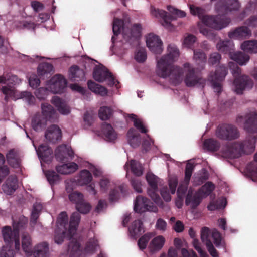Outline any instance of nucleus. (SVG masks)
Here are the masks:
<instances>
[{
    "label": "nucleus",
    "instance_id": "1",
    "mask_svg": "<svg viewBox=\"0 0 257 257\" xmlns=\"http://www.w3.org/2000/svg\"><path fill=\"white\" fill-rule=\"evenodd\" d=\"M241 7L238 0H218L215 4V10L219 13L217 16L205 15V10L194 5L190 6V11L192 15L197 16L201 22L198 23V27L200 33L208 39L213 40L215 34L211 30L205 28L203 24L214 30H220L226 27L230 23V19L221 13L239 10Z\"/></svg>",
    "mask_w": 257,
    "mask_h": 257
},
{
    "label": "nucleus",
    "instance_id": "2",
    "mask_svg": "<svg viewBox=\"0 0 257 257\" xmlns=\"http://www.w3.org/2000/svg\"><path fill=\"white\" fill-rule=\"evenodd\" d=\"M68 217L65 212H61L58 216L57 222V228L55 231V242L57 244H61L64 238L66 237V233L69 239H71L68 245V251L70 255L75 256L80 251V244L74 238H72L75 234L77 227L80 221L79 213L76 212L73 213L71 217L69 229L67 232L66 226L68 225Z\"/></svg>",
    "mask_w": 257,
    "mask_h": 257
},
{
    "label": "nucleus",
    "instance_id": "3",
    "mask_svg": "<svg viewBox=\"0 0 257 257\" xmlns=\"http://www.w3.org/2000/svg\"><path fill=\"white\" fill-rule=\"evenodd\" d=\"M180 52L177 46L170 44L167 48V54L157 59L156 72L162 78L170 77L171 82L175 85L179 84L183 80V70L182 68L173 66L180 56Z\"/></svg>",
    "mask_w": 257,
    "mask_h": 257
},
{
    "label": "nucleus",
    "instance_id": "4",
    "mask_svg": "<svg viewBox=\"0 0 257 257\" xmlns=\"http://www.w3.org/2000/svg\"><path fill=\"white\" fill-rule=\"evenodd\" d=\"M256 138L248 137L242 143L227 144L222 149V156L225 158H238L242 154H249L255 150Z\"/></svg>",
    "mask_w": 257,
    "mask_h": 257
},
{
    "label": "nucleus",
    "instance_id": "5",
    "mask_svg": "<svg viewBox=\"0 0 257 257\" xmlns=\"http://www.w3.org/2000/svg\"><path fill=\"white\" fill-rule=\"evenodd\" d=\"M19 223L16 225L15 223H14L13 230H12L11 227L8 226H6L3 228L2 233L6 245L2 247L1 251V257L14 256V251L11 248V245L13 242L15 243L16 250L18 251L19 250L20 247L19 231Z\"/></svg>",
    "mask_w": 257,
    "mask_h": 257
},
{
    "label": "nucleus",
    "instance_id": "6",
    "mask_svg": "<svg viewBox=\"0 0 257 257\" xmlns=\"http://www.w3.org/2000/svg\"><path fill=\"white\" fill-rule=\"evenodd\" d=\"M112 29L115 35H117L122 31L124 39L130 44L132 42L135 44L138 43L141 32V26L140 24L134 25L130 30L128 26L124 25L123 21L117 18H114Z\"/></svg>",
    "mask_w": 257,
    "mask_h": 257
},
{
    "label": "nucleus",
    "instance_id": "7",
    "mask_svg": "<svg viewBox=\"0 0 257 257\" xmlns=\"http://www.w3.org/2000/svg\"><path fill=\"white\" fill-rule=\"evenodd\" d=\"M167 10L171 13V15L168 14L164 10L156 9L152 6L150 8V13L153 17L162 20L161 23L163 27L169 30H172L173 27L171 22L177 17H184L186 13L184 11L177 9L171 6H168Z\"/></svg>",
    "mask_w": 257,
    "mask_h": 257
},
{
    "label": "nucleus",
    "instance_id": "8",
    "mask_svg": "<svg viewBox=\"0 0 257 257\" xmlns=\"http://www.w3.org/2000/svg\"><path fill=\"white\" fill-rule=\"evenodd\" d=\"M228 66L231 73L235 78L233 82L234 90L236 93L241 94L243 90L249 89L252 87V80L246 75H241L240 68L234 63L230 62Z\"/></svg>",
    "mask_w": 257,
    "mask_h": 257
},
{
    "label": "nucleus",
    "instance_id": "9",
    "mask_svg": "<svg viewBox=\"0 0 257 257\" xmlns=\"http://www.w3.org/2000/svg\"><path fill=\"white\" fill-rule=\"evenodd\" d=\"M210 234H211V237L216 246L218 247L221 246V237L218 231L213 230L211 233L208 227H204L201 229V239L202 241L205 244L208 252L212 257H218V252L210 240Z\"/></svg>",
    "mask_w": 257,
    "mask_h": 257
},
{
    "label": "nucleus",
    "instance_id": "10",
    "mask_svg": "<svg viewBox=\"0 0 257 257\" xmlns=\"http://www.w3.org/2000/svg\"><path fill=\"white\" fill-rule=\"evenodd\" d=\"M146 179L149 186L147 190L148 195L156 204L162 207L163 203L158 194V185L161 184L162 180L151 172L147 173Z\"/></svg>",
    "mask_w": 257,
    "mask_h": 257
},
{
    "label": "nucleus",
    "instance_id": "11",
    "mask_svg": "<svg viewBox=\"0 0 257 257\" xmlns=\"http://www.w3.org/2000/svg\"><path fill=\"white\" fill-rule=\"evenodd\" d=\"M2 91L5 95V99L6 101H8L9 99H12L15 101L19 99H23L30 105L35 104V98L30 92H18L14 88L9 86L2 87Z\"/></svg>",
    "mask_w": 257,
    "mask_h": 257
},
{
    "label": "nucleus",
    "instance_id": "12",
    "mask_svg": "<svg viewBox=\"0 0 257 257\" xmlns=\"http://www.w3.org/2000/svg\"><path fill=\"white\" fill-rule=\"evenodd\" d=\"M227 74V68L222 65L218 67L214 73H210L208 81L215 92L219 93L222 91L221 82L224 79Z\"/></svg>",
    "mask_w": 257,
    "mask_h": 257
},
{
    "label": "nucleus",
    "instance_id": "13",
    "mask_svg": "<svg viewBox=\"0 0 257 257\" xmlns=\"http://www.w3.org/2000/svg\"><path fill=\"white\" fill-rule=\"evenodd\" d=\"M184 68L186 71V75L184 82L188 87H203L205 84V79L199 77L195 73L194 69L189 63L184 64Z\"/></svg>",
    "mask_w": 257,
    "mask_h": 257
},
{
    "label": "nucleus",
    "instance_id": "14",
    "mask_svg": "<svg viewBox=\"0 0 257 257\" xmlns=\"http://www.w3.org/2000/svg\"><path fill=\"white\" fill-rule=\"evenodd\" d=\"M93 78L99 82L107 81V84L109 86H112L115 85L117 88V85L119 83L118 81L116 80L111 73L108 71V69L102 65L96 66L94 68Z\"/></svg>",
    "mask_w": 257,
    "mask_h": 257
},
{
    "label": "nucleus",
    "instance_id": "15",
    "mask_svg": "<svg viewBox=\"0 0 257 257\" xmlns=\"http://www.w3.org/2000/svg\"><path fill=\"white\" fill-rule=\"evenodd\" d=\"M216 136L222 140H231L238 138L239 133L234 126L231 124H223L217 128Z\"/></svg>",
    "mask_w": 257,
    "mask_h": 257
},
{
    "label": "nucleus",
    "instance_id": "16",
    "mask_svg": "<svg viewBox=\"0 0 257 257\" xmlns=\"http://www.w3.org/2000/svg\"><path fill=\"white\" fill-rule=\"evenodd\" d=\"M134 210L137 213H143L146 211L157 212V207L147 198L141 195L138 196L134 202Z\"/></svg>",
    "mask_w": 257,
    "mask_h": 257
},
{
    "label": "nucleus",
    "instance_id": "17",
    "mask_svg": "<svg viewBox=\"0 0 257 257\" xmlns=\"http://www.w3.org/2000/svg\"><path fill=\"white\" fill-rule=\"evenodd\" d=\"M66 86V80L60 74L54 75L46 83L47 89L53 93L63 92Z\"/></svg>",
    "mask_w": 257,
    "mask_h": 257
},
{
    "label": "nucleus",
    "instance_id": "18",
    "mask_svg": "<svg viewBox=\"0 0 257 257\" xmlns=\"http://www.w3.org/2000/svg\"><path fill=\"white\" fill-rule=\"evenodd\" d=\"M69 198L76 204L77 210L81 213H88L91 209L90 204L83 200V195L81 193L74 192L69 194Z\"/></svg>",
    "mask_w": 257,
    "mask_h": 257
},
{
    "label": "nucleus",
    "instance_id": "19",
    "mask_svg": "<svg viewBox=\"0 0 257 257\" xmlns=\"http://www.w3.org/2000/svg\"><path fill=\"white\" fill-rule=\"evenodd\" d=\"M245 120L243 128L248 133L257 132V113L252 112L247 114L245 117L239 116L236 118V122L239 125Z\"/></svg>",
    "mask_w": 257,
    "mask_h": 257
},
{
    "label": "nucleus",
    "instance_id": "20",
    "mask_svg": "<svg viewBox=\"0 0 257 257\" xmlns=\"http://www.w3.org/2000/svg\"><path fill=\"white\" fill-rule=\"evenodd\" d=\"M146 42L148 48L152 53L158 54L162 52L163 42L158 36L149 34L146 37Z\"/></svg>",
    "mask_w": 257,
    "mask_h": 257
},
{
    "label": "nucleus",
    "instance_id": "21",
    "mask_svg": "<svg viewBox=\"0 0 257 257\" xmlns=\"http://www.w3.org/2000/svg\"><path fill=\"white\" fill-rule=\"evenodd\" d=\"M55 158L57 161L65 163L74 157V154L71 147L66 145H61L57 148L55 152Z\"/></svg>",
    "mask_w": 257,
    "mask_h": 257
},
{
    "label": "nucleus",
    "instance_id": "22",
    "mask_svg": "<svg viewBox=\"0 0 257 257\" xmlns=\"http://www.w3.org/2000/svg\"><path fill=\"white\" fill-rule=\"evenodd\" d=\"M33 145L35 149L37 154L42 165V162L49 163L52 158V150L47 145H41L37 148L33 142Z\"/></svg>",
    "mask_w": 257,
    "mask_h": 257
},
{
    "label": "nucleus",
    "instance_id": "23",
    "mask_svg": "<svg viewBox=\"0 0 257 257\" xmlns=\"http://www.w3.org/2000/svg\"><path fill=\"white\" fill-rule=\"evenodd\" d=\"M251 35L252 32L246 25L238 27L228 33V37L230 38L240 40L248 39Z\"/></svg>",
    "mask_w": 257,
    "mask_h": 257
},
{
    "label": "nucleus",
    "instance_id": "24",
    "mask_svg": "<svg viewBox=\"0 0 257 257\" xmlns=\"http://www.w3.org/2000/svg\"><path fill=\"white\" fill-rule=\"evenodd\" d=\"M203 198L198 191L194 192L190 189L186 197L185 203L187 205H189L191 208L194 209L200 204Z\"/></svg>",
    "mask_w": 257,
    "mask_h": 257
},
{
    "label": "nucleus",
    "instance_id": "25",
    "mask_svg": "<svg viewBox=\"0 0 257 257\" xmlns=\"http://www.w3.org/2000/svg\"><path fill=\"white\" fill-rule=\"evenodd\" d=\"M45 136L48 141L56 143L61 138V129L56 125H52L47 128Z\"/></svg>",
    "mask_w": 257,
    "mask_h": 257
},
{
    "label": "nucleus",
    "instance_id": "26",
    "mask_svg": "<svg viewBox=\"0 0 257 257\" xmlns=\"http://www.w3.org/2000/svg\"><path fill=\"white\" fill-rule=\"evenodd\" d=\"M18 187V180L15 175H11L2 186V189L7 195L14 193Z\"/></svg>",
    "mask_w": 257,
    "mask_h": 257
},
{
    "label": "nucleus",
    "instance_id": "27",
    "mask_svg": "<svg viewBox=\"0 0 257 257\" xmlns=\"http://www.w3.org/2000/svg\"><path fill=\"white\" fill-rule=\"evenodd\" d=\"M124 168L126 172V177L129 169H130L133 174L137 176H141L143 173L142 165L139 162L134 160L127 161L124 166Z\"/></svg>",
    "mask_w": 257,
    "mask_h": 257
},
{
    "label": "nucleus",
    "instance_id": "28",
    "mask_svg": "<svg viewBox=\"0 0 257 257\" xmlns=\"http://www.w3.org/2000/svg\"><path fill=\"white\" fill-rule=\"evenodd\" d=\"M51 103L61 114L68 115L70 113V108L66 102L58 96H54L51 100Z\"/></svg>",
    "mask_w": 257,
    "mask_h": 257
},
{
    "label": "nucleus",
    "instance_id": "29",
    "mask_svg": "<svg viewBox=\"0 0 257 257\" xmlns=\"http://www.w3.org/2000/svg\"><path fill=\"white\" fill-rule=\"evenodd\" d=\"M78 168V165L76 163L70 162L58 165L56 167V169L60 174L68 175L75 172Z\"/></svg>",
    "mask_w": 257,
    "mask_h": 257
},
{
    "label": "nucleus",
    "instance_id": "30",
    "mask_svg": "<svg viewBox=\"0 0 257 257\" xmlns=\"http://www.w3.org/2000/svg\"><path fill=\"white\" fill-rule=\"evenodd\" d=\"M42 116L47 120L53 121L56 118V112L54 108L47 103H43L41 105Z\"/></svg>",
    "mask_w": 257,
    "mask_h": 257
},
{
    "label": "nucleus",
    "instance_id": "31",
    "mask_svg": "<svg viewBox=\"0 0 257 257\" xmlns=\"http://www.w3.org/2000/svg\"><path fill=\"white\" fill-rule=\"evenodd\" d=\"M128 231L131 237L136 238L142 232L144 231L142 222L140 220L133 222L128 228Z\"/></svg>",
    "mask_w": 257,
    "mask_h": 257
},
{
    "label": "nucleus",
    "instance_id": "32",
    "mask_svg": "<svg viewBox=\"0 0 257 257\" xmlns=\"http://www.w3.org/2000/svg\"><path fill=\"white\" fill-rule=\"evenodd\" d=\"M78 186H84L88 185L92 180L91 173L87 170H81L76 179Z\"/></svg>",
    "mask_w": 257,
    "mask_h": 257
},
{
    "label": "nucleus",
    "instance_id": "33",
    "mask_svg": "<svg viewBox=\"0 0 257 257\" xmlns=\"http://www.w3.org/2000/svg\"><path fill=\"white\" fill-rule=\"evenodd\" d=\"M193 52V59L196 64L198 66V69H203L206 62V54L200 50H194Z\"/></svg>",
    "mask_w": 257,
    "mask_h": 257
},
{
    "label": "nucleus",
    "instance_id": "34",
    "mask_svg": "<svg viewBox=\"0 0 257 257\" xmlns=\"http://www.w3.org/2000/svg\"><path fill=\"white\" fill-rule=\"evenodd\" d=\"M216 48L218 51L224 53H228L229 57L230 53L234 52V45L230 40L222 41L218 43Z\"/></svg>",
    "mask_w": 257,
    "mask_h": 257
},
{
    "label": "nucleus",
    "instance_id": "35",
    "mask_svg": "<svg viewBox=\"0 0 257 257\" xmlns=\"http://www.w3.org/2000/svg\"><path fill=\"white\" fill-rule=\"evenodd\" d=\"M102 132L105 139L107 141L112 142L117 138L116 132L111 125L109 124H103L102 126Z\"/></svg>",
    "mask_w": 257,
    "mask_h": 257
},
{
    "label": "nucleus",
    "instance_id": "36",
    "mask_svg": "<svg viewBox=\"0 0 257 257\" xmlns=\"http://www.w3.org/2000/svg\"><path fill=\"white\" fill-rule=\"evenodd\" d=\"M47 119L39 113L36 114L33 117L32 120V126L36 131H42L47 124Z\"/></svg>",
    "mask_w": 257,
    "mask_h": 257
},
{
    "label": "nucleus",
    "instance_id": "37",
    "mask_svg": "<svg viewBox=\"0 0 257 257\" xmlns=\"http://www.w3.org/2000/svg\"><path fill=\"white\" fill-rule=\"evenodd\" d=\"M127 139L128 144L133 148L138 147L141 143L140 135L133 128H131L128 130L127 134Z\"/></svg>",
    "mask_w": 257,
    "mask_h": 257
},
{
    "label": "nucleus",
    "instance_id": "38",
    "mask_svg": "<svg viewBox=\"0 0 257 257\" xmlns=\"http://www.w3.org/2000/svg\"><path fill=\"white\" fill-rule=\"evenodd\" d=\"M69 76L72 81H79L84 79L85 74L83 70L77 66H72L69 71Z\"/></svg>",
    "mask_w": 257,
    "mask_h": 257
},
{
    "label": "nucleus",
    "instance_id": "39",
    "mask_svg": "<svg viewBox=\"0 0 257 257\" xmlns=\"http://www.w3.org/2000/svg\"><path fill=\"white\" fill-rule=\"evenodd\" d=\"M165 242V238L162 235H158L151 240L149 248L152 252L158 251L163 247Z\"/></svg>",
    "mask_w": 257,
    "mask_h": 257
},
{
    "label": "nucleus",
    "instance_id": "40",
    "mask_svg": "<svg viewBox=\"0 0 257 257\" xmlns=\"http://www.w3.org/2000/svg\"><path fill=\"white\" fill-rule=\"evenodd\" d=\"M230 58L240 65H246L250 59L247 54L240 51L230 53Z\"/></svg>",
    "mask_w": 257,
    "mask_h": 257
},
{
    "label": "nucleus",
    "instance_id": "41",
    "mask_svg": "<svg viewBox=\"0 0 257 257\" xmlns=\"http://www.w3.org/2000/svg\"><path fill=\"white\" fill-rule=\"evenodd\" d=\"M22 247L26 255L29 257L32 253V242L28 234H23L22 238Z\"/></svg>",
    "mask_w": 257,
    "mask_h": 257
},
{
    "label": "nucleus",
    "instance_id": "42",
    "mask_svg": "<svg viewBox=\"0 0 257 257\" xmlns=\"http://www.w3.org/2000/svg\"><path fill=\"white\" fill-rule=\"evenodd\" d=\"M34 257H49V246L46 242L38 244L35 247Z\"/></svg>",
    "mask_w": 257,
    "mask_h": 257
},
{
    "label": "nucleus",
    "instance_id": "43",
    "mask_svg": "<svg viewBox=\"0 0 257 257\" xmlns=\"http://www.w3.org/2000/svg\"><path fill=\"white\" fill-rule=\"evenodd\" d=\"M87 85L88 88L96 94L100 95L101 96L107 95V89L98 84H96L92 81H89L87 82Z\"/></svg>",
    "mask_w": 257,
    "mask_h": 257
},
{
    "label": "nucleus",
    "instance_id": "44",
    "mask_svg": "<svg viewBox=\"0 0 257 257\" xmlns=\"http://www.w3.org/2000/svg\"><path fill=\"white\" fill-rule=\"evenodd\" d=\"M54 71L52 65L44 63L40 64L37 68V72L39 76L43 78L47 77L48 75Z\"/></svg>",
    "mask_w": 257,
    "mask_h": 257
},
{
    "label": "nucleus",
    "instance_id": "45",
    "mask_svg": "<svg viewBox=\"0 0 257 257\" xmlns=\"http://www.w3.org/2000/svg\"><path fill=\"white\" fill-rule=\"evenodd\" d=\"M8 163L13 168H19L20 166V157L14 150H11L7 154Z\"/></svg>",
    "mask_w": 257,
    "mask_h": 257
},
{
    "label": "nucleus",
    "instance_id": "46",
    "mask_svg": "<svg viewBox=\"0 0 257 257\" xmlns=\"http://www.w3.org/2000/svg\"><path fill=\"white\" fill-rule=\"evenodd\" d=\"M243 51L249 53H257V41L255 40L244 41L240 46Z\"/></svg>",
    "mask_w": 257,
    "mask_h": 257
},
{
    "label": "nucleus",
    "instance_id": "47",
    "mask_svg": "<svg viewBox=\"0 0 257 257\" xmlns=\"http://www.w3.org/2000/svg\"><path fill=\"white\" fill-rule=\"evenodd\" d=\"M98 247L97 239L94 237L90 238L86 244L84 252L86 254H91L94 253Z\"/></svg>",
    "mask_w": 257,
    "mask_h": 257
},
{
    "label": "nucleus",
    "instance_id": "48",
    "mask_svg": "<svg viewBox=\"0 0 257 257\" xmlns=\"http://www.w3.org/2000/svg\"><path fill=\"white\" fill-rule=\"evenodd\" d=\"M219 143L213 139H209L204 141L203 144V148L209 151H216L219 148Z\"/></svg>",
    "mask_w": 257,
    "mask_h": 257
},
{
    "label": "nucleus",
    "instance_id": "49",
    "mask_svg": "<svg viewBox=\"0 0 257 257\" xmlns=\"http://www.w3.org/2000/svg\"><path fill=\"white\" fill-rule=\"evenodd\" d=\"M256 1L254 0V1L250 2L246 6L244 10L239 15L238 17L239 20H242L249 14L254 12L256 9Z\"/></svg>",
    "mask_w": 257,
    "mask_h": 257
},
{
    "label": "nucleus",
    "instance_id": "50",
    "mask_svg": "<svg viewBox=\"0 0 257 257\" xmlns=\"http://www.w3.org/2000/svg\"><path fill=\"white\" fill-rule=\"evenodd\" d=\"M128 117L133 121L134 126L140 132L145 133L147 132V130L144 125L142 120L138 118L136 115L130 114L128 115Z\"/></svg>",
    "mask_w": 257,
    "mask_h": 257
},
{
    "label": "nucleus",
    "instance_id": "51",
    "mask_svg": "<svg viewBox=\"0 0 257 257\" xmlns=\"http://www.w3.org/2000/svg\"><path fill=\"white\" fill-rule=\"evenodd\" d=\"M215 186L210 182L206 183L198 191L201 194L202 197L206 198L214 190Z\"/></svg>",
    "mask_w": 257,
    "mask_h": 257
},
{
    "label": "nucleus",
    "instance_id": "52",
    "mask_svg": "<svg viewBox=\"0 0 257 257\" xmlns=\"http://www.w3.org/2000/svg\"><path fill=\"white\" fill-rule=\"evenodd\" d=\"M227 204L226 200L224 198L218 199L215 203L211 202L208 205V210L211 211L224 208Z\"/></svg>",
    "mask_w": 257,
    "mask_h": 257
},
{
    "label": "nucleus",
    "instance_id": "53",
    "mask_svg": "<svg viewBox=\"0 0 257 257\" xmlns=\"http://www.w3.org/2000/svg\"><path fill=\"white\" fill-rule=\"evenodd\" d=\"M196 40V37L190 34H186L184 36L182 41L183 46L187 48L192 49L193 45Z\"/></svg>",
    "mask_w": 257,
    "mask_h": 257
},
{
    "label": "nucleus",
    "instance_id": "54",
    "mask_svg": "<svg viewBox=\"0 0 257 257\" xmlns=\"http://www.w3.org/2000/svg\"><path fill=\"white\" fill-rule=\"evenodd\" d=\"M113 111L110 107L102 106L100 107L99 110L98 116L101 120H105L110 117Z\"/></svg>",
    "mask_w": 257,
    "mask_h": 257
},
{
    "label": "nucleus",
    "instance_id": "55",
    "mask_svg": "<svg viewBox=\"0 0 257 257\" xmlns=\"http://www.w3.org/2000/svg\"><path fill=\"white\" fill-rule=\"evenodd\" d=\"M154 236L153 233L149 232L145 234L138 241L139 248L143 250L146 248L149 240Z\"/></svg>",
    "mask_w": 257,
    "mask_h": 257
},
{
    "label": "nucleus",
    "instance_id": "56",
    "mask_svg": "<svg viewBox=\"0 0 257 257\" xmlns=\"http://www.w3.org/2000/svg\"><path fill=\"white\" fill-rule=\"evenodd\" d=\"M42 208V206L40 203H36L33 205L31 217V222L32 223H36Z\"/></svg>",
    "mask_w": 257,
    "mask_h": 257
},
{
    "label": "nucleus",
    "instance_id": "57",
    "mask_svg": "<svg viewBox=\"0 0 257 257\" xmlns=\"http://www.w3.org/2000/svg\"><path fill=\"white\" fill-rule=\"evenodd\" d=\"M100 190L102 193H106L107 190L111 188L112 182L106 177H103L99 182Z\"/></svg>",
    "mask_w": 257,
    "mask_h": 257
},
{
    "label": "nucleus",
    "instance_id": "58",
    "mask_svg": "<svg viewBox=\"0 0 257 257\" xmlns=\"http://www.w3.org/2000/svg\"><path fill=\"white\" fill-rule=\"evenodd\" d=\"M45 175L51 185L55 184L60 180L59 176L54 171H47L45 172Z\"/></svg>",
    "mask_w": 257,
    "mask_h": 257
},
{
    "label": "nucleus",
    "instance_id": "59",
    "mask_svg": "<svg viewBox=\"0 0 257 257\" xmlns=\"http://www.w3.org/2000/svg\"><path fill=\"white\" fill-rule=\"evenodd\" d=\"M135 60L139 63L144 62L147 59V53L144 48H140L135 55Z\"/></svg>",
    "mask_w": 257,
    "mask_h": 257
},
{
    "label": "nucleus",
    "instance_id": "60",
    "mask_svg": "<svg viewBox=\"0 0 257 257\" xmlns=\"http://www.w3.org/2000/svg\"><path fill=\"white\" fill-rule=\"evenodd\" d=\"M168 184L172 194H174L176 190L178 185V179L175 175H170L169 176Z\"/></svg>",
    "mask_w": 257,
    "mask_h": 257
},
{
    "label": "nucleus",
    "instance_id": "61",
    "mask_svg": "<svg viewBox=\"0 0 257 257\" xmlns=\"http://www.w3.org/2000/svg\"><path fill=\"white\" fill-rule=\"evenodd\" d=\"M189 183V182L187 183L185 181V178H184V182L180 184L177 192L178 198H183L187 190Z\"/></svg>",
    "mask_w": 257,
    "mask_h": 257
},
{
    "label": "nucleus",
    "instance_id": "62",
    "mask_svg": "<svg viewBox=\"0 0 257 257\" xmlns=\"http://www.w3.org/2000/svg\"><path fill=\"white\" fill-rule=\"evenodd\" d=\"M194 167V165L192 162H188L186 167L185 169V181L187 182H189L190 177L192 175V171L193 170Z\"/></svg>",
    "mask_w": 257,
    "mask_h": 257
},
{
    "label": "nucleus",
    "instance_id": "63",
    "mask_svg": "<svg viewBox=\"0 0 257 257\" xmlns=\"http://www.w3.org/2000/svg\"><path fill=\"white\" fill-rule=\"evenodd\" d=\"M48 89L46 88L40 87L35 92V94L37 98L39 100H44L48 95Z\"/></svg>",
    "mask_w": 257,
    "mask_h": 257
},
{
    "label": "nucleus",
    "instance_id": "64",
    "mask_svg": "<svg viewBox=\"0 0 257 257\" xmlns=\"http://www.w3.org/2000/svg\"><path fill=\"white\" fill-rule=\"evenodd\" d=\"M66 190L68 192L72 191L76 186H78L75 178L67 179L65 181Z\"/></svg>",
    "mask_w": 257,
    "mask_h": 257
}]
</instances>
